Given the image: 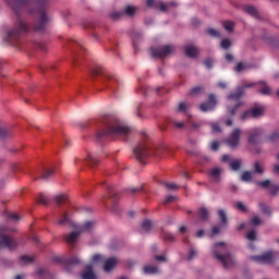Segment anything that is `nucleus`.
<instances>
[{
	"label": "nucleus",
	"mask_w": 279,
	"mask_h": 279,
	"mask_svg": "<svg viewBox=\"0 0 279 279\" xmlns=\"http://www.w3.org/2000/svg\"><path fill=\"white\" fill-rule=\"evenodd\" d=\"M48 0H8V4L12 8L17 16L14 27L8 33L10 41L19 40L23 34L29 32L26 21L22 17L21 11L27 10L31 15L39 16L33 29L38 33H44L46 25L50 23L51 19L47 15Z\"/></svg>",
	"instance_id": "f257e3e1"
},
{
	"label": "nucleus",
	"mask_w": 279,
	"mask_h": 279,
	"mask_svg": "<svg viewBox=\"0 0 279 279\" xmlns=\"http://www.w3.org/2000/svg\"><path fill=\"white\" fill-rule=\"evenodd\" d=\"M101 131L96 134V140L98 142H104L106 140H123L128 141L132 130L130 126L122 124L118 118L113 116H105L101 120Z\"/></svg>",
	"instance_id": "f03ea898"
},
{
	"label": "nucleus",
	"mask_w": 279,
	"mask_h": 279,
	"mask_svg": "<svg viewBox=\"0 0 279 279\" xmlns=\"http://www.w3.org/2000/svg\"><path fill=\"white\" fill-rule=\"evenodd\" d=\"M88 73L92 75V77H97V75H100L105 87L110 89L111 93L116 95L117 86L119 85V80L113 74L105 71V69L98 64L89 66Z\"/></svg>",
	"instance_id": "7ed1b4c3"
},
{
	"label": "nucleus",
	"mask_w": 279,
	"mask_h": 279,
	"mask_svg": "<svg viewBox=\"0 0 279 279\" xmlns=\"http://www.w3.org/2000/svg\"><path fill=\"white\" fill-rule=\"evenodd\" d=\"M228 246L226 243L220 242L213 247V253L215 257L220 260L225 269H231V267H235L236 262L231 254H227Z\"/></svg>",
	"instance_id": "20e7f679"
},
{
	"label": "nucleus",
	"mask_w": 279,
	"mask_h": 279,
	"mask_svg": "<svg viewBox=\"0 0 279 279\" xmlns=\"http://www.w3.org/2000/svg\"><path fill=\"white\" fill-rule=\"evenodd\" d=\"M141 143L133 149L137 161L145 163V160L149 157L150 150L149 145L147 144L148 136L146 133H142Z\"/></svg>",
	"instance_id": "39448f33"
},
{
	"label": "nucleus",
	"mask_w": 279,
	"mask_h": 279,
	"mask_svg": "<svg viewBox=\"0 0 279 279\" xmlns=\"http://www.w3.org/2000/svg\"><path fill=\"white\" fill-rule=\"evenodd\" d=\"M189 109H190V104L182 102V101L179 102V107H177V111L183 112L185 116H187V119L185 122H178L177 120H173L172 125H174V128L177 129H183L185 126L197 128L196 124L194 123L191 124V114L189 113Z\"/></svg>",
	"instance_id": "423d86ee"
},
{
	"label": "nucleus",
	"mask_w": 279,
	"mask_h": 279,
	"mask_svg": "<svg viewBox=\"0 0 279 279\" xmlns=\"http://www.w3.org/2000/svg\"><path fill=\"white\" fill-rule=\"evenodd\" d=\"M279 256L278 252L269 251L263 255L259 256H251L250 258L252 260H255L258 264H271L276 259V257Z\"/></svg>",
	"instance_id": "0eeeda50"
},
{
	"label": "nucleus",
	"mask_w": 279,
	"mask_h": 279,
	"mask_svg": "<svg viewBox=\"0 0 279 279\" xmlns=\"http://www.w3.org/2000/svg\"><path fill=\"white\" fill-rule=\"evenodd\" d=\"M174 47L172 45H168V46H162L159 48H151V57L153 58H165L167 56H169L170 53H172L174 51Z\"/></svg>",
	"instance_id": "6e6552de"
},
{
	"label": "nucleus",
	"mask_w": 279,
	"mask_h": 279,
	"mask_svg": "<svg viewBox=\"0 0 279 279\" xmlns=\"http://www.w3.org/2000/svg\"><path fill=\"white\" fill-rule=\"evenodd\" d=\"M218 105V100L215 94H209L208 95V100L205 102H202L199 105V110L202 112H209L214 111Z\"/></svg>",
	"instance_id": "1a4fd4ad"
},
{
	"label": "nucleus",
	"mask_w": 279,
	"mask_h": 279,
	"mask_svg": "<svg viewBox=\"0 0 279 279\" xmlns=\"http://www.w3.org/2000/svg\"><path fill=\"white\" fill-rule=\"evenodd\" d=\"M72 47L74 48V65H77L82 62L83 52H86V49L82 43L77 40L72 41Z\"/></svg>",
	"instance_id": "9d476101"
},
{
	"label": "nucleus",
	"mask_w": 279,
	"mask_h": 279,
	"mask_svg": "<svg viewBox=\"0 0 279 279\" xmlns=\"http://www.w3.org/2000/svg\"><path fill=\"white\" fill-rule=\"evenodd\" d=\"M257 85H258V83H250V84H245L244 86L238 87L235 93L230 94L228 96V99L229 100H239L244 95L245 89L253 88Z\"/></svg>",
	"instance_id": "9b49d317"
},
{
	"label": "nucleus",
	"mask_w": 279,
	"mask_h": 279,
	"mask_svg": "<svg viewBox=\"0 0 279 279\" xmlns=\"http://www.w3.org/2000/svg\"><path fill=\"white\" fill-rule=\"evenodd\" d=\"M7 246L9 250H14L19 246V243L14 238L7 236L5 234L0 235V248Z\"/></svg>",
	"instance_id": "f8f14e48"
},
{
	"label": "nucleus",
	"mask_w": 279,
	"mask_h": 279,
	"mask_svg": "<svg viewBox=\"0 0 279 279\" xmlns=\"http://www.w3.org/2000/svg\"><path fill=\"white\" fill-rule=\"evenodd\" d=\"M240 134L241 131L239 129H235L231 135L226 140L227 145H229L231 148H235L240 144Z\"/></svg>",
	"instance_id": "ddd939ff"
},
{
	"label": "nucleus",
	"mask_w": 279,
	"mask_h": 279,
	"mask_svg": "<svg viewBox=\"0 0 279 279\" xmlns=\"http://www.w3.org/2000/svg\"><path fill=\"white\" fill-rule=\"evenodd\" d=\"M263 135V130L260 128L254 129L250 132L248 143L252 145H257L260 142V136Z\"/></svg>",
	"instance_id": "4468645a"
},
{
	"label": "nucleus",
	"mask_w": 279,
	"mask_h": 279,
	"mask_svg": "<svg viewBox=\"0 0 279 279\" xmlns=\"http://www.w3.org/2000/svg\"><path fill=\"white\" fill-rule=\"evenodd\" d=\"M81 278L97 279V275L95 274L94 267L92 264H88L87 267H85V270H83V275H81Z\"/></svg>",
	"instance_id": "2eb2a0df"
},
{
	"label": "nucleus",
	"mask_w": 279,
	"mask_h": 279,
	"mask_svg": "<svg viewBox=\"0 0 279 279\" xmlns=\"http://www.w3.org/2000/svg\"><path fill=\"white\" fill-rule=\"evenodd\" d=\"M222 171L223 170L221 168H219V167L213 168L209 171V177L211 179H214L215 183H220L221 182V173H222Z\"/></svg>",
	"instance_id": "dca6fc26"
},
{
	"label": "nucleus",
	"mask_w": 279,
	"mask_h": 279,
	"mask_svg": "<svg viewBox=\"0 0 279 279\" xmlns=\"http://www.w3.org/2000/svg\"><path fill=\"white\" fill-rule=\"evenodd\" d=\"M96 227L95 220H87L86 222H83V226L78 228V232L84 233V232H90L94 230Z\"/></svg>",
	"instance_id": "f3484780"
},
{
	"label": "nucleus",
	"mask_w": 279,
	"mask_h": 279,
	"mask_svg": "<svg viewBox=\"0 0 279 279\" xmlns=\"http://www.w3.org/2000/svg\"><path fill=\"white\" fill-rule=\"evenodd\" d=\"M107 191H108V199L113 203V210H116V203L119 199V193H116L113 190V186L111 185L107 187Z\"/></svg>",
	"instance_id": "a211bd4d"
},
{
	"label": "nucleus",
	"mask_w": 279,
	"mask_h": 279,
	"mask_svg": "<svg viewBox=\"0 0 279 279\" xmlns=\"http://www.w3.org/2000/svg\"><path fill=\"white\" fill-rule=\"evenodd\" d=\"M81 232H72L70 234L64 235V240L69 245H74L78 240Z\"/></svg>",
	"instance_id": "6ab92c4d"
},
{
	"label": "nucleus",
	"mask_w": 279,
	"mask_h": 279,
	"mask_svg": "<svg viewBox=\"0 0 279 279\" xmlns=\"http://www.w3.org/2000/svg\"><path fill=\"white\" fill-rule=\"evenodd\" d=\"M118 259L114 257L108 258L104 264V271H112V269L117 266Z\"/></svg>",
	"instance_id": "aec40b11"
},
{
	"label": "nucleus",
	"mask_w": 279,
	"mask_h": 279,
	"mask_svg": "<svg viewBox=\"0 0 279 279\" xmlns=\"http://www.w3.org/2000/svg\"><path fill=\"white\" fill-rule=\"evenodd\" d=\"M184 53L189 58H196L198 54V48H196L194 46H186V47H184Z\"/></svg>",
	"instance_id": "412c9836"
},
{
	"label": "nucleus",
	"mask_w": 279,
	"mask_h": 279,
	"mask_svg": "<svg viewBox=\"0 0 279 279\" xmlns=\"http://www.w3.org/2000/svg\"><path fill=\"white\" fill-rule=\"evenodd\" d=\"M83 162L87 163L89 167H95L98 165L99 160L89 154L87 157L83 158Z\"/></svg>",
	"instance_id": "4be33fe9"
},
{
	"label": "nucleus",
	"mask_w": 279,
	"mask_h": 279,
	"mask_svg": "<svg viewBox=\"0 0 279 279\" xmlns=\"http://www.w3.org/2000/svg\"><path fill=\"white\" fill-rule=\"evenodd\" d=\"M259 84L263 85V88L258 89V94L264 95V96H270L271 88L267 85V83L264 81H260Z\"/></svg>",
	"instance_id": "5701e85b"
},
{
	"label": "nucleus",
	"mask_w": 279,
	"mask_h": 279,
	"mask_svg": "<svg viewBox=\"0 0 279 279\" xmlns=\"http://www.w3.org/2000/svg\"><path fill=\"white\" fill-rule=\"evenodd\" d=\"M37 276H39L40 279H53V275L48 269H38Z\"/></svg>",
	"instance_id": "b1692460"
},
{
	"label": "nucleus",
	"mask_w": 279,
	"mask_h": 279,
	"mask_svg": "<svg viewBox=\"0 0 279 279\" xmlns=\"http://www.w3.org/2000/svg\"><path fill=\"white\" fill-rule=\"evenodd\" d=\"M201 220L206 221L209 218V210L206 207H201L197 211Z\"/></svg>",
	"instance_id": "393cba45"
},
{
	"label": "nucleus",
	"mask_w": 279,
	"mask_h": 279,
	"mask_svg": "<svg viewBox=\"0 0 279 279\" xmlns=\"http://www.w3.org/2000/svg\"><path fill=\"white\" fill-rule=\"evenodd\" d=\"M53 173H54V169L53 168H50V169L49 168H45L40 179L44 180V181H48Z\"/></svg>",
	"instance_id": "a878e982"
},
{
	"label": "nucleus",
	"mask_w": 279,
	"mask_h": 279,
	"mask_svg": "<svg viewBox=\"0 0 279 279\" xmlns=\"http://www.w3.org/2000/svg\"><path fill=\"white\" fill-rule=\"evenodd\" d=\"M54 201L57 205L60 206V205L66 204V202L69 201V197L65 194H59L54 196Z\"/></svg>",
	"instance_id": "bb28decb"
},
{
	"label": "nucleus",
	"mask_w": 279,
	"mask_h": 279,
	"mask_svg": "<svg viewBox=\"0 0 279 279\" xmlns=\"http://www.w3.org/2000/svg\"><path fill=\"white\" fill-rule=\"evenodd\" d=\"M253 180V172L245 170L244 172H242L241 174V181L245 182V183H250Z\"/></svg>",
	"instance_id": "cd10ccee"
},
{
	"label": "nucleus",
	"mask_w": 279,
	"mask_h": 279,
	"mask_svg": "<svg viewBox=\"0 0 279 279\" xmlns=\"http://www.w3.org/2000/svg\"><path fill=\"white\" fill-rule=\"evenodd\" d=\"M253 167V173H257L258 175H263V173H265V168L259 161H255Z\"/></svg>",
	"instance_id": "c85d7f7f"
},
{
	"label": "nucleus",
	"mask_w": 279,
	"mask_h": 279,
	"mask_svg": "<svg viewBox=\"0 0 279 279\" xmlns=\"http://www.w3.org/2000/svg\"><path fill=\"white\" fill-rule=\"evenodd\" d=\"M258 206L263 214L271 216L272 210L269 205H267L265 202H260Z\"/></svg>",
	"instance_id": "c756f323"
},
{
	"label": "nucleus",
	"mask_w": 279,
	"mask_h": 279,
	"mask_svg": "<svg viewBox=\"0 0 279 279\" xmlns=\"http://www.w3.org/2000/svg\"><path fill=\"white\" fill-rule=\"evenodd\" d=\"M252 118H258L264 114V108L263 107H255L250 110Z\"/></svg>",
	"instance_id": "7c9ffc66"
},
{
	"label": "nucleus",
	"mask_w": 279,
	"mask_h": 279,
	"mask_svg": "<svg viewBox=\"0 0 279 279\" xmlns=\"http://www.w3.org/2000/svg\"><path fill=\"white\" fill-rule=\"evenodd\" d=\"M242 160L241 159H234L230 162L229 167L232 171H239L241 169Z\"/></svg>",
	"instance_id": "2f4dec72"
},
{
	"label": "nucleus",
	"mask_w": 279,
	"mask_h": 279,
	"mask_svg": "<svg viewBox=\"0 0 279 279\" xmlns=\"http://www.w3.org/2000/svg\"><path fill=\"white\" fill-rule=\"evenodd\" d=\"M244 11L252 16H257L258 14V11L254 5H245Z\"/></svg>",
	"instance_id": "473e14b6"
},
{
	"label": "nucleus",
	"mask_w": 279,
	"mask_h": 279,
	"mask_svg": "<svg viewBox=\"0 0 279 279\" xmlns=\"http://www.w3.org/2000/svg\"><path fill=\"white\" fill-rule=\"evenodd\" d=\"M242 106V102H236L233 107L228 106L227 111L230 116H234L236 113V110Z\"/></svg>",
	"instance_id": "72a5a7b5"
},
{
	"label": "nucleus",
	"mask_w": 279,
	"mask_h": 279,
	"mask_svg": "<svg viewBox=\"0 0 279 279\" xmlns=\"http://www.w3.org/2000/svg\"><path fill=\"white\" fill-rule=\"evenodd\" d=\"M218 217L222 225H228V216L226 214V210L219 209L218 210Z\"/></svg>",
	"instance_id": "f704fd0d"
},
{
	"label": "nucleus",
	"mask_w": 279,
	"mask_h": 279,
	"mask_svg": "<svg viewBox=\"0 0 279 279\" xmlns=\"http://www.w3.org/2000/svg\"><path fill=\"white\" fill-rule=\"evenodd\" d=\"M143 271L144 274H158L159 269L157 266H145Z\"/></svg>",
	"instance_id": "c9c22d12"
},
{
	"label": "nucleus",
	"mask_w": 279,
	"mask_h": 279,
	"mask_svg": "<svg viewBox=\"0 0 279 279\" xmlns=\"http://www.w3.org/2000/svg\"><path fill=\"white\" fill-rule=\"evenodd\" d=\"M69 223H71V220H70V218L68 216V213H64L62 218H60V220L58 221V225L59 226H66Z\"/></svg>",
	"instance_id": "e433bc0d"
},
{
	"label": "nucleus",
	"mask_w": 279,
	"mask_h": 279,
	"mask_svg": "<svg viewBox=\"0 0 279 279\" xmlns=\"http://www.w3.org/2000/svg\"><path fill=\"white\" fill-rule=\"evenodd\" d=\"M68 267L72 266V265H78L82 263V260L78 257L72 256L70 257L66 262Z\"/></svg>",
	"instance_id": "4c0bfd02"
},
{
	"label": "nucleus",
	"mask_w": 279,
	"mask_h": 279,
	"mask_svg": "<svg viewBox=\"0 0 279 279\" xmlns=\"http://www.w3.org/2000/svg\"><path fill=\"white\" fill-rule=\"evenodd\" d=\"M142 230L149 232L151 230V220H144V222H142Z\"/></svg>",
	"instance_id": "58836bf2"
},
{
	"label": "nucleus",
	"mask_w": 279,
	"mask_h": 279,
	"mask_svg": "<svg viewBox=\"0 0 279 279\" xmlns=\"http://www.w3.org/2000/svg\"><path fill=\"white\" fill-rule=\"evenodd\" d=\"M38 203L47 206L49 204L48 197L44 193H40L38 197Z\"/></svg>",
	"instance_id": "ea45409f"
},
{
	"label": "nucleus",
	"mask_w": 279,
	"mask_h": 279,
	"mask_svg": "<svg viewBox=\"0 0 279 279\" xmlns=\"http://www.w3.org/2000/svg\"><path fill=\"white\" fill-rule=\"evenodd\" d=\"M257 185L267 190V189L271 187V181L270 180L258 181Z\"/></svg>",
	"instance_id": "a19ab883"
},
{
	"label": "nucleus",
	"mask_w": 279,
	"mask_h": 279,
	"mask_svg": "<svg viewBox=\"0 0 279 279\" xmlns=\"http://www.w3.org/2000/svg\"><path fill=\"white\" fill-rule=\"evenodd\" d=\"M222 25H223V28L228 32H232L234 27V24L232 21H225Z\"/></svg>",
	"instance_id": "79ce46f5"
},
{
	"label": "nucleus",
	"mask_w": 279,
	"mask_h": 279,
	"mask_svg": "<svg viewBox=\"0 0 279 279\" xmlns=\"http://www.w3.org/2000/svg\"><path fill=\"white\" fill-rule=\"evenodd\" d=\"M162 185L170 191L179 190V186L175 183L162 182Z\"/></svg>",
	"instance_id": "37998d69"
},
{
	"label": "nucleus",
	"mask_w": 279,
	"mask_h": 279,
	"mask_svg": "<svg viewBox=\"0 0 279 279\" xmlns=\"http://www.w3.org/2000/svg\"><path fill=\"white\" fill-rule=\"evenodd\" d=\"M123 15H124V12H112V13L109 14L110 19L113 20V21L119 20Z\"/></svg>",
	"instance_id": "c03bdc74"
},
{
	"label": "nucleus",
	"mask_w": 279,
	"mask_h": 279,
	"mask_svg": "<svg viewBox=\"0 0 279 279\" xmlns=\"http://www.w3.org/2000/svg\"><path fill=\"white\" fill-rule=\"evenodd\" d=\"M235 208L240 210L241 213H246L247 208L242 202H236Z\"/></svg>",
	"instance_id": "a18cd8bd"
},
{
	"label": "nucleus",
	"mask_w": 279,
	"mask_h": 279,
	"mask_svg": "<svg viewBox=\"0 0 279 279\" xmlns=\"http://www.w3.org/2000/svg\"><path fill=\"white\" fill-rule=\"evenodd\" d=\"M206 33L211 37H220L219 31H215V28H207Z\"/></svg>",
	"instance_id": "49530a36"
},
{
	"label": "nucleus",
	"mask_w": 279,
	"mask_h": 279,
	"mask_svg": "<svg viewBox=\"0 0 279 279\" xmlns=\"http://www.w3.org/2000/svg\"><path fill=\"white\" fill-rule=\"evenodd\" d=\"M136 13V8L132 7V5H128L125 9V14L126 15H134Z\"/></svg>",
	"instance_id": "de8ad7c7"
},
{
	"label": "nucleus",
	"mask_w": 279,
	"mask_h": 279,
	"mask_svg": "<svg viewBox=\"0 0 279 279\" xmlns=\"http://www.w3.org/2000/svg\"><path fill=\"white\" fill-rule=\"evenodd\" d=\"M279 192V185L277 184H271L270 185V195L276 196Z\"/></svg>",
	"instance_id": "09e8293b"
},
{
	"label": "nucleus",
	"mask_w": 279,
	"mask_h": 279,
	"mask_svg": "<svg viewBox=\"0 0 279 279\" xmlns=\"http://www.w3.org/2000/svg\"><path fill=\"white\" fill-rule=\"evenodd\" d=\"M20 260L22 264H29V263L34 262V258H32L27 255H24V256L20 257Z\"/></svg>",
	"instance_id": "8fccbe9b"
},
{
	"label": "nucleus",
	"mask_w": 279,
	"mask_h": 279,
	"mask_svg": "<svg viewBox=\"0 0 279 279\" xmlns=\"http://www.w3.org/2000/svg\"><path fill=\"white\" fill-rule=\"evenodd\" d=\"M251 118H253V116L251 114V110L244 111L243 114L241 116L242 121H247Z\"/></svg>",
	"instance_id": "3c124183"
},
{
	"label": "nucleus",
	"mask_w": 279,
	"mask_h": 279,
	"mask_svg": "<svg viewBox=\"0 0 279 279\" xmlns=\"http://www.w3.org/2000/svg\"><path fill=\"white\" fill-rule=\"evenodd\" d=\"M197 255L196 251L194 248H190L186 259L192 260Z\"/></svg>",
	"instance_id": "603ef678"
},
{
	"label": "nucleus",
	"mask_w": 279,
	"mask_h": 279,
	"mask_svg": "<svg viewBox=\"0 0 279 279\" xmlns=\"http://www.w3.org/2000/svg\"><path fill=\"white\" fill-rule=\"evenodd\" d=\"M202 90H203V87L201 86L193 87L190 92V95H199Z\"/></svg>",
	"instance_id": "864d4df0"
},
{
	"label": "nucleus",
	"mask_w": 279,
	"mask_h": 279,
	"mask_svg": "<svg viewBox=\"0 0 279 279\" xmlns=\"http://www.w3.org/2000/svg\"><path fill=\"white\" fill-rule=\"evenodd\" d=\"M270 142H278L279 141V132L275 131L272 134L269 136Z\"/></svg>",
	"instance_id": "5fc2aeb1"
},
{
	"label": "nucleus",
	"mask_w": 279,
	"mask_h": 279,
	"mask_svg": "<svg viewBox=\"0 0 279 279\" xmlns=\"http://www.w3.org/2000/svg\"><path fill=\"white\" fill-rule=\"evenodd\" d=\"M163 238H165L166 241H169V242H174L175 241V236L171 233H168V232L163 233Z\"/></svg>",
	"instance_id": "6e6d98bb"
},
{
	"label": "nucleus",
	"mask_w": 279,
	"mask_h": 279,
	"mask_svg": "<svg viewBox=\"0 0 279 279\" xmlns=\"http://www.w3.org/2000/svg\"><path fill=\"white\" fill-rule=\"evenodd\" d=\"M93 262L94 263H104L105 258L102 257V255L96 254L93 256Z\"/></svg>",
	"instance_id": "4d7b16f0"
},
{
	"label": "nucleus",
	"mask_w": 279,
	"mask_h": 279,
	"mask_svg": "<svg viewBox=\"0 0 279 279\" xmlns=\"http://www.w3.org/2000/svg\"><path fill=\"white\" fill-rule=\"evenodd\" d=\"M230 46H232V43H230L229 39H223V40L221 41V48H222V49H228Z\"/></svg>",
	"instance_id": "13d9d810"
},
{
	"label": "nucleus",
	"mask_w": 279,
	"mask_h": 279,
	"mask_svg": "<svg viewBox=\"0 0 279 279\" xmlns=\"http://www.w3.org/2000/svg\"><path fill=\"white\" fill-rule=\"evenodd\" d=\"M204 65L207 68V69H211L214 66V60L213 59H206L204 61Z\"/></svg>",
	"instance_id": "bf43d9fd"
},
{
	"label": "nucleus",
	"mask_w": 279,
	"mask_h": 279,
	"mask_svg": "<svg viewBox=\"0 0 279 279\" xmlns=\"http://www.w3.org/2000/svg\"><path fill=\"white\" fill-rule=\"evenodd\" d=\"M251 222L254 226H259L262 223V220H260V218H258V216H253Z\"/></svg>",
	"instance_id": "052dcab7"
},
{
	"label": "nucleus",
	"mask_w": 279,
	"mask_h": 279,
	"mask_svg": "<svg viewBox=\"0 0 279 279\" xmlns=\"http://www.w3.org/2000/svg\"><path fill=\"white\" fill-rule=\"evenodd\" d=\"M221 232V227H213L211 229V236H216Z\"/></svg>",
	"instance_id": "680f3d73"
},
{
	"label": "nucleus",
	"mask_w": 279,
	"mask_h": 279,
	"mask_svg": "<svg viewBox=\"0 0 279 279\" xmlns=\"http://www.w3.org/2000/svg\"><path fill=\"white\" fill-rule=\"evenodd\" d=\"M246 238L250 240V241H255L256 240V232L253 230L251 232L247 233Z\"/></svg>",
	"instance_id": "e2e57ef3"
},
{
	"label": "nucleus",
	"mask_w": 279,
	"mask_h": 279,
	"mask_svg": "<svg viewBox=\"0 0 279 279\" xmlns=\"http://www.w3.org/2000/svg\"><path fill=\"white\" fill-rule=\"evenodd\" d=\"M211 131L214 133H221L222 132L221 126L219 124H213Z\"/></svg>",
	"instance_id": "0e129e2a"
},
{
	"label": "nucleus",
	"mask_w": 279,
	"mask_h": 279,
	"mask_svg": "<svg viewBox=\"0 0 279 279\" xmlns=\"http://www.w3.org/2000/svg\"><path fill=\"white\" fill-rule=\"evenodd\" d=\"M219 147H220V145H219L218 142H213L211 145H210V148H211V150H214V151L219 150Z\"/></svg>",
	"instance_id": "69168bd1"
},
{
	"label": "nucleus",
	"mask_w": 279,
	"mask_h": 279,
	"mask_svg": "<svg viewBox=\"0 0 279 279\" xmlns=\"http://www.w3.org/2000/svg\"><path fill=\"white\" fill-rule=\"evenodd\" d=\"M7 136H9V133L7 132V130L0 128V138H4Z\"/></svg>",
	"instance_id": "338daca9"
},
{
	"label": "nucleus",
	"mask_w": 279,
	"mask_h": 279,
	"mask_svg": "<svg viewBox=\"0 0 279 279\" xmlns=\"http://www.w3.org/2000/svg\"><path fill=\"white\" fill-rule=\"evenodd\" d=\"M244 69V65L242 62H239L238 65L235 66V71L236 73H241V71Z\"/></svg>",
	"instance_id": "774afa93"
}]
</instances>
